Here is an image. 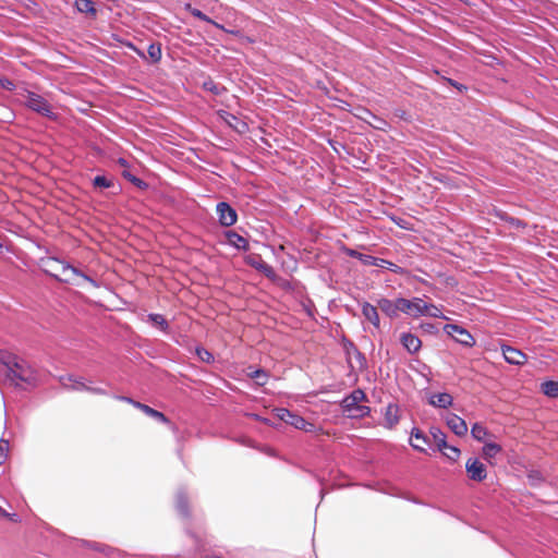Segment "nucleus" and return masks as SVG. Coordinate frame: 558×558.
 <instances>
[{
    "label": "nucleus",
    "mask_w": 558,
    "mask_h": 558,
    "mask_svg": "<svg viewBox=\"0 0 558 558\" xmlns=\"http://www.w3.org/2000/svg\"><path fill=\"white\" fill-rule=\"evenodd\" d=\"M94 186L99 189H107L111 186V181L102 175H97L94 179Z\"/></svg>",
    "instance_id": "obj_32"
},
{
    "label": "nucleus",
    "mask_w": 558,
    "mask_h": 558,
    "mask_svg": "<svg viewBox=\"0 0 558 558\" xmlns=\"http://www.w3.org/2000/svg\"><path fill=\"white\" fill-rule=\"evenodd\" d=\"M147 322L160 328L162 331H167L168 329V323L165 319V317L160 314H149L147 316Z\"/></svg>",
    "instance_id": "obj_26"
},
{
    "label": "nucleus",
    "mask_w": 558,
    "mask_h": 558,
    "mask_svg": "<svg viewBox=\"0 0 558 558\" xmlns=\"http://www.w3.org/2000/svg\"><path fill=\"white\" fill-rule=\"evenodd\" d=\"M447 426L457 435L464 436L468 433V425L463 418L457 414L449 413L445 417Z\"/></svg>",
    "instance_id": "obj_10"
},
{
    "label": "nucleus",
    "mask_w": 558,
    "mask_h": 558,
    "mask_svg": "<svg viewBox=\"0 0 558 558\" xmlns=\"http://www.w3.org/2000/svg\"><path fill=\"white\" fill-rule=\"evenodd\" d=\"M123 400L132 403L134 407H136L140 410H142L146 415L151 416V417H154L156 420H159L161 422H167L166 416L161 412H158V411L151 409L150 407H148L146 404L132 401L131 399H128V398H123Z\"/></svg>",
    "instance_id": "obj_19"
},
{
    "label": "nucleus",
    "mask_w": 558,
    "mask_h": 558,
    "mask_svg": "<svg viewBox=\"0 0 558 558\" xmlns=\"http://www.w3.org/2000/svg\"><path fill=\"white\" fill-rule=\"evenodd\" d=\"M542 391L548 397H558V381H545L542 384Z\"/></svg>",
    "instance_id": "obj_28"
},
{
    "label": "nucleus",
    "mask_w": 558,
    "mask_h": 558,
    "mask_svg": "<svg viewBox=\"0 0 558 558\" xmlns=\"http://www.w3.org/2000/svg\"><path fill=\"white\" fill-rule=\"evenodd\" d=\"M468 475L471 480L481 482L486 478V469L477 459H469L465 463Z\"/></svg>",
    "instance_id": "obj_8"
},
{
    "label": "nucleus",
    "mask_w": 558,
    "mask_h": 558,
    "mask_svg": "<svg viewBox=\"0 0 558 558\" xmlns=\"http://www.w3.org/2000/svg\"><path fill=\"white\" fill-rule=\"evenodd\" d=\"M46 267L47 271L50 272L60 281L71 283L77 287H83L84 283H89L95 288L98 287L96 281L93 280L89 276L83 274L77 268L69 265L63 260L50 258L46 262Z\"/></svg>",
    "instance_id": "obj_1"
},
{
    "label": "nucleus",
    "mask_w": 558,
    "mask_h": 558,
    "mask_svg": "<svg viewBox=\"0 0 558 558\" xmlns=\"http://www.w3.org/2000/svg\"><path fill=\"white\" fill-rule=\"evenodd\" d=\"M207 558H221V557H218V556H210V557H207Z\"/></svg>",
    "instance_id": "obj_39"
},
{
    "label": "nucleus",
    "mask_w": 558,
    "mask_h": 558,
    "mask_svg": "<svg viewBox=\"0 0 558 558\" xmlns=\"http://www.w3.org/2000/svg\"><path fill=\"white\" fill-rule=\"evenodd\" d=\"M452 397L447 392L434 393L429 397L428 400L429 404L440 409L449 408L452 404Z\"/></svg>",
    "instance_id": "obj_17"
},
{
    "label": "nucleus",
    "mask_w": 558,
    "mask_h": 558,
    "mask_svg": "<svg viewBox=\"0 0 558 558\" xmlns=\"http://www.w3.org/2000/svg\"><path fill=\"white\" fill-rule=\"evenodd\" d=\"M196 354L203 362L206 363H210L214 360L213 354L203 348L196 349Z\"/></svg>",
    "instance_id": "obj_33"
},
{
    "label": "nucleus",
    "mask_w": 558,
    "mask_h": 558,
    "mask_svg": "<svg viewBox=\"0 0 558 558\" xmlns=\"http://www.w3.org/2000/svg\"><path fill=\"white\" fill-rule=\"evenodd\" d=\"M501 452V447L494 441H486L482 449V457L489 463L495 464V458Z\"/></svg>",
    "instance_id": "obj_14"
},
{
    "label": "nucleus",
    "mask_w": 558,
    "mask_h": 558,
    "mask_svg": "<svg viewBox=\"0 0 558 558\" xmlns=\"http://www.w3.org/2000/svg\"><path fill=\"white\" fill-rule=\"evenodd\" d=\"M62 384L64 387L73 388L76 390L87 389V390H92L93 392H96V393L102 392L100 389H89L86 387V385L83 381L73 379L72 377L66 378V380H64Z\"/></svg>",
    "instance_id": "obj_25"
},
{
    "label": "nucleus",
    "mask_w": 558,
    "mask_h": 558,
    "mask_svg": "<svg viewBox=\"0 0 558 558\" xmlns=\"http://www.w3.org/2000/svg\"><path fill=\"white\" fill-rule=\"evenodd\" d=\"M246 263L264 272L267 277H271L274 275L272 268L267 265L259 256L250 255L246 257Z\"/></svg>",
    "instance_id": "obj_18"
},
{
    "label": "nucleus",
    "mask_w": 558,
    "mask_h": 558,
    "mask_svg": "<svg viewBox=\"0 0 558 558\" xmlns=\"http://www.w3.org/2000/svg\"><path fill=\"white\" fill-rule=\"evenodd\" d=\"M366 399L364 391L356 389L342 400L343 411L350 417H364L369 414L371 409L361 404Z\"/></svg>",
    "instance_id": "obj_4"
},
{
    "label": "nucleus",
    "mask_w": 558,
    "mask_h": 558,
    "mask_svg": "<svg viewBox=\"0 0 558 558\" xmlns=\"http://www.w3.org/2000/svg\"><path fill=\"white\" fill-rule=\"evenodd\" d=\"M430 435L438 450L444 451L447 448L446 435L437 427L430 428Z\"/></svg>",
    "instance_id": "obj_23"
},
{
    "label": "nucleus",
    "mask_w": 558,
    "mask_h": 558,
    "mask_svg": "<svg viewBox=\"0 0 558 558\" xmlns=\"http://www.w3.org/2000/svg\"><path fill=\"white\" fill-rule=\"evenodd\" d=\"M399 308L401 313H404L413 318H418L421 316L428 317H442L441 310L433 303H427L424 299L413 298L409 299H399Z\"/></svg>",
    "instance_id": "obj_3"
},
{
    "label": "nucleus",
    "mask_w": 558,
    "mask_h": 558,
    "mask_svg": "<svg viewBox=\"0 0 558 558\" xmlns=\"http://www.w3.org/2000/svg\"><path fill=\"white\" fill-rule=\"evenodd\" d=\"M0 362L7 368V377L15 385H19L20 381L27 384L34 383V371L24 360L11 353L0 351Z\"/></svg>",
    "instance_id": "obj_2"
},
{
    "label": "nucleus",
    "mask_w": 558,
    "mask_h": 558,
    "mask_svg": "<svg viewBox=\"0 0 558 558\" xmlns=\"http://www.w3.org/2000/svg\"><path fill=\"white\" fill-rule=\"evenodd\" d=\"M20 100L24 106L44 117H53L52 106L47 99L36 93L25 90V93L21 94Z\"/></svg>",
    "instance_id": "obj_5"
},
{
    "label": "nucleus",
    "mask_w": 558,
    "mask_h": 558,
    "mask_svg": "<svg viewBox=\"0 0 558 558\" xmlns=\"http://www.w3.org/2000/svg\"><path fill=\"white\" fill-rule=\"evenodd\" d=\"M185 8H186V10H189V11H190V12H191L195 17H197V19H199V20H202V21L208 22V23L213 24L215 27L220 28V29H222V31L227 32V29H226L222 25H220V24L216 23L215 21H213L211 19H209L206 14H204V13H203L202 11H199L198 9L192 8V7H191V4H186V5H185ZM228 33H231V34H238L236 32H233V31H228Z\"/></svg>",
    "instance_id": "obj_22"
},
{
    "label": "nucleus",
    "mask_w": 558,
    "mask_h": 558,
    "mask_svg": "<svg viewBox=\"0 0 558 558\" xmlns=\"http://www.w3.org/2000/svg\"><path fill=\"white\" fill-rule=\"evenodd\" d=\"M228 241L231 245L235 246L236 248H242V250L247 248L246 239L235 232L228 233Z\"/></svg>",
    "instance_id": "obj_24"
},
{
    "label": "nucleus",
    "mask_w": 558,
    "mask_h": 558,
    "mask_svg": "<svg viewBox=\"0 0 558 558\" xmlns=\"http://www.w3.org/2000/svg\"><path fill=\"white\" fill-rule=\"evenodd\" d=\"M362 313L364 317L372 323L375 327L379 326V316L377 308L368 303H364L362 306Z\"/></svg>",
    "instance_id": "obj_21"
},
{
    "label": "nucleus",
    "mask_w": 558,
    "mask_h": 558,
    "mask_svg": "<svg viewBox=\"0 0 558 558\" xmlns=\"http://www.w3.org/2000/svg\"><path fill=\"white\" fill-rule=\"evenodd\" d=\"M125 177H128L131 181H133L137 185H141L143 183L140 179H136L135 177H132L130 174H125Z\"/></svg>",
    "instance_id": "obj_36"
},
{
    "label": "nucleus",
    "mask_w": 558,
    "mask_h": 558,
    "mask_svg": "<svg viewBox=\"0 0 558 558\" xmlns=\"http://www.w3.org/2000/svg\"><path fill=\"white\" fill-rule=\"evenodd\" d=\"M430 444V439L418 428H413L410 436V445L413 449L424 452L425 446Z\"/></svg>",
    "instance_id": "obj_11"
},
{
    "label": "nucleus",
    "mask_w": 558,
    "mask_h": 558,
    "mask_svg": "<svg viewBox=\"0 0 558 558\" xmlns=\"http://www.w3.org/2000/svg\"><path fill=\"white\" fill-rule=\"evenodd\" d=\"M444 329L449 336L454 338L456 341L465 347H472L475 343L473 336L468 330L458 325L448 324Z\"/></svg>",
    "instance_id": "obj_7"
},
{
    "label": "nucleus",
    "mask_w": 558,
    "mask_h": 558,
    "mask_svg": "<svg viewBox=\"0 0 558 558\" xmlns=\"http://www.w3.org/2000/svg\"><path fill=\"white\" fill-rule=\"evenodd\" d=\"M148 56L153 62H158L161 58V48L159 45L151 44L148 47Z\"/></svg>",
    "instance_id": "obj_29"
},
{
    "label": "nucleus",
    "mask_w": 558,
    "mask_h": 558,
    "mask_svg": "<svg viewBox=\"0 0 558 558\" xmlns=\"http://www.w3.org/2000/svg\"><path fill=\"white\" fill-rule=\"evenodd\" d=\"M75 7L82 13L96 15V9L90 0H76Z\"/></svg>",
    "instance_id": "obj_27"
},
{
    "label": "nucleus",
    "mask_w": 558,
    "mask_h": 558,
    "mask_svg": "<svg viewBox=\"0 0 558 558\" xmlns=\"http://www.w3.org/2000/svg\"><path fill=\"white\" fill-rule=\"evenodd\" d=\"M441 452L451 461H457L460 457V450L457 447L450 446L448 444L447 448H445V450Z\"/></svg>",
    "instance_id": "obj_30"
},
{
    "label": "nucleus",
    "mask_w": 558,
    "mask_h": 558,
    "mask_svg": "<svg viewBox=\"0 0 558 558\" xmlns=\"http://www.w3.org/2000/svg\"><path fill=\"white\" fill-rule=\"evenodd\" d=\"M399 407L393 403L388 404L384 414V426L391 429L399 423Z\"/></svg>",
    "instance_id": "obj_13"
},
{
    "label": "nucleus",
    "mask_w": 558,
    "mask_h": 558,
    "mask_svg": "<svg viewBox=\"0 0 558 558\" xmlns=\"http://www.w3.org/2000/svg\"><path fill=\"white\" fill-rule=\"evenodd\" d=\"M9 451V441L5 439L0 440V464L5 460Z\"/></svg>",
    "instance_id": "obj_34"
},
{
    "label": "nucleus",
    "mask_w": 558,
    "mask_h": 558,
    "mask_svg": "<svg viewBox=\"0 0 558 558\" xmlns=\"http://www.w3.org/2000/svg\"><path fill=\"white\" fill-rule=\"evenodd\" d=\"M275 415L280 421L290 424L291 426L304 430V432H312L314 429V425L312 423L306 422L303 417L299 416L295 413L290 412L287 409H276Z\"/></svg>",
    "instance_id": "obj_6"
},
{
    "label": "nucleus",
    "mask_w": 558,
    "mask_h": 558,
    "mask_svg": "<svg viewBox=\"0 0 558 558\" xmlns=\"http://www.w3.org/2000/svg\"><path fill=\"white\" fill-rule=\"evenodd\" d=\"M471 434L474 439L484 444L490 438V434L488 433L487 428L481 423H475L472 426Z\"/></svg>",
    "instance_id": "obj_20"
},
{
    "label": "nucleus",
    "mask_w": 558,
    "mask_h": 558,
    "mask_svg": "<svg viewBox=\"0 0 558 558\" xmlns=\"http://www.w3.org/2000/svg\"><path fill=\"white\" fill-rule=\"evenodd\" d=\"M399 299L392 301L388 299H380L378 301V307L388 316L396 317L401 310L399 308Z\"/></svg>",
    "instance_id": "obj_15"
},
{
    "label": "nucleus",
    "mask_w": 558,
    "mask_h": 558,
    "mask_svg": "<svg viewBox=\"0 0 558 558\" xmlns=\"http://www.w3.org/2000/svg\"><path fill=\"white\" fill-rule=\"evenodd\" d=\"M363 262L365 264H375L377 266H383V264L385 263V260H380V264L379 263H375V258H373L372 256H366L365 259H363Z\"/></svg>",
    "instance_id": "obj_35"
},
{
    "label": "nucleus",
    "mask_w": 558,
    "mask_h": 558,
    "mask_svg": "<svg viewBox=\"0 0 558 558\" xmlns=\"http://www.w3.org/2000/svg\"><path fill=\"white\" fill-rule=\"evenodd\" d=\"M502 354L505 360L514 365H522L526 362V355L514 348L511 347H502Z\"/></svg>",
    "instance_id": "obj_12"
},
{
    "label": "nucleus",
    "mask_w": 558,
    "mask_h": 558,
    "mask_svg": "<svg viewBox=\"0 0 558 558\" xmlns=\"http://www.w3.org/2000/svg\"><path fill=\"white\" fill-rule=\"evenodd\" d=\"M178 508L183 512V502L181 500V497L179 498V501H178Z\"/></svg>",
    "instance_id": "obj_37"
},
{
    "label": "nucleus",
    "mask_w": 558,
    "mask_h": 558,
    "mask_svg": "<svg viewBox=\"0 0 558 558\" xmlns=\"http://www.w3.org/2000/svg\"><path fill=\"white\" fill-rule=\"evenodd\" d=\"M217 214L222 226L230 227L236 222V213L227 203L217 205Z\"/></svg>",
    "instance_id": "obj_9"
},
{
    "label": "nucleus",
    "mask_w": 558,
    "mask_h": 558,
    "mask_svg": "<svg viewBox=\"0 0 558 558\" xmlns=\"http://www.w3.org/2000/svg\"><path fill=\"white\" fill-rule=\"evenodd\" d=\"M209 90H214L215 93H217V89L216 88H213V87H208Z\"/></svg>",
    "instance_id": "obj_38"
},
{
    "label": "nucleus",
    "mask_w": 558,
    "mask_h": 558,
    "mask_svg": "<svg viewBox=\"0 0 558 558\" xmlns=\"http://www.w3.org/2000/svg\"><path fill=\"white\" fill-rule=\"evenodd\" d=\"M400 341L410 353H416L422 347V342L418 337L409 332L402 333Z\"/></svg>",
    "instance_id": "obj_16"
},
{
    "label": "nucleus",
    "mask_w": 558,
    "mask_h": 558,
    "mask_svg": "<svg viewBox=\"0 0 558 558\" xmlns=\"http://www.w3.org/2000/svg\"><path fill=\"white\" fill-rule=\"evenodd\" d=\"M250 376L255 379L256 384L257 385H265L266 384V379H267V375L264 371L262 369H257L253 373L250 374Z\"/></svg>",
    "instance_id": "obj_31"
}]
</instances>
